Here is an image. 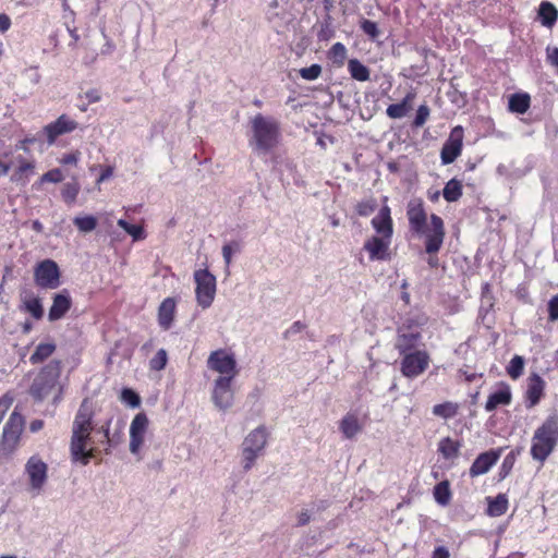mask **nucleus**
I'll use <instances>...</instances> for the list:
<instances>
[{"label": "nucleus", "mask_w": 558, "mask_h": 558, "mask_svg": "<svg viewBox=\"0 0 558 558\" xmlns=\"http://www.w3.org/2000/svg\"><path fill=\"white\" fill-rule=\"evenodd\" d=\"M95 408L90 400L84 399L72 424L71 456L73 461L86 465L94 458L90 433L97 428L94 420Z\"/></svg>", "instance_id": "f257e3e1"}, {"label": "nucleus", "mask_w": 558, "mask_h": 558, "mask_svg": "<svg viewBox=\"0 0 558 558\" xmlns=\"http://www.w3.org/2000/svg\"><path fill=\"white\" fill-rule=\"evenodd\" d=\"M407 216L410 230L415 234V236L425 240L426 253L429 255L437 253L441 247L445 236L442 219L433 214L428 225L427 214L424 209L423 201L420 198H414L409 202Z\"/></svg>", "instance_id": "f03ea898"}, {"label": "nucleus", "mask_w": 558, "mask_h": 558, "mask_svg": "<svg viewBox=\"0 0 558 558\" xmlns=\"http://www.w3.org/2000/svg\"><path fill=\"white\" fill-rule=\"evenodd\" d=\"M250 125L248 145L253 151L266 155L278 145L280 125L275 118L258 113L251 119Z\"/></svg>", "instance_id": "7ed1b4c3"}, {"label": "nucleus", "mask_w": 558, "mask_h": 558, "mask_svg": "<svg viewBox=\"0 0 558 558\" xmlns=\"http://www.w3.org/2000/svg\"><path fill=\"white\" fill-rule=\"evenodd\" d=\"M558 445V414L555 412L548 415L545 421L535 429L531 456L534 460L544 462Z\"/></svg>", "instance_id": "20e7f679"}, {"label": "nucleus", "mask_w": 558, "mask_h": 558, "mask_svg": "<svg viewBox=\"0 0 558 558\" xmlns=\"http://www.w3.org/2000/svg\"><path fill=\"white\" fill-rule=\"evenodd\" d=\"M61 375V362L58 360H53L49 362L46 366H44L40 372L35 377L31 388V396L41 401L48 398L54 390L58 391V395L61 392V387L59 386V378Z\"/></svg>", "instance_id": "39448f33"}, {"label": "nucleus", "mask_w": 558, "mask_h": 558, "mask_svg": "<svg viewBox=\"0 0 558 558\" xmlns=\"http://www.w3.org/2000/svg\"><path fill=\"white\" fill-rule=\"evenodd\" d=\"M425 323L426 317L424 315L413 314L399 327L396 347L401 354L417 345L421 339L420 329Z\"/></svg>", "instance_id": "423d86ee"}, {"label": "nucleus", "mask_w": 558, "mask_h": 558, "mask_svg": "<svg viewBox=\"0 0 558 558\" xmlns=\"http://www.w3.org/2000/svg\"><path fill=\"white\" fill-rule=\"evenodd\" d=\"M267 444V432L259 426L252 430L242 442L243 469L248 471L253 468L256 459L263 454Z\"/></svg>", "instance_id": "0eeeda50"}, {"label": "nucleus", "mask_w": 558, "mask_h": 558, "mask_svg": "<svg viewBox=\"0 0 558 558\" xmlns=\"http://www.w3.org/2000/svg\"><path fill=\"white\" fill-rule=\"evenodd\" d=\"M24 473L28 481V492L32 496L41 494L48 480V465L43 459L34 454L25 463Z\"/></svg>", "instance_id": "6e6552de"}, {"label": "nucleus", "mask_w": 558, "mask_h": 558, "mask_svg": "<svg viewBox=\"0 0 558 558\" xmlns=\"http://www.w3.org/2000/svg\"><path fill=\"white\" fill-rule=\"evenodd\" d=\"M194 280L197 304L204 310L208 308L216 295V278L207 269H198L194 272Z\"/></svg>", "instance_id": "1a4fd4ad"}, {"label": "nucleus", "mask_w": 558, "mask_h": 558, "mask_svg": "<svg viewBox=\"0 0 558 558\" xmlns=\"http://www.w3.org/2000/svg\"><path fill=\"white\" fill-rule=\"evenodd\" d=\"M25 420L24 417L17 413L16 411H13L5 423L3 427L2 433V449L5 452H13L20 442L21 435L24 429Z\"/></svg>", "instance_id": "9d476101"}, {"label": "nucleus", "mask_w": 558, "mask_h": 558, "mask_svg": "<svg viewBox=\"0 0 558 558\" xmlns=\"http://www.w3.org/2000/svg\"><path fill=\"white\" fill-rule=\"evenodd\" d=\"M233 380L223 377L214 380L211 401L219 411L226 412L234 404Z\"/></svg>", "instance_id": "9b49d317"}, {"label": "nucleus", "mask_w": 558, "mask_h": 558, "mask_svg": "<svg viewBox=\"0 0 558 558\" xmlns=\"http://www.w3.org/2000/svg\"><path fill=\"white\" fill-rule=\"evenodd\" d=\"M207 366L209 369L218 373V377L234 379L238 375L234 356L223 350L211 352L207 360Z\"/></svg>", "instance_id": "f8f14e48"}, {"label": "nucleus", "mask_w": 558, "mask_h": 558, "mask_svg": "<svg viewBox=\"0 0 558 558\" xmlns=\"http://www.w3.org/2000/svg\"><path fill=\"white\" fill-rule=\"evenodd\" d=\"M35 283L41 289H57L60 286V271L56 262L45 259L34 270Z\"/></svg>", "instance_id": "ddd939ff"}, {"label": "nucleus", "mask_w": 558, "mask_h": 558, "mask_svg": "<svg viewBox=\"0 0 558 558\" xmlns=\"http://www.w3.org/2000/svg\"><path fill=\"white\" fill-rule=\"evenodd\" d=\"M148 417L145 413H137L130 425V451L133 454H138L145 441V436L148 429Z\"/></svg>", "instance_id": "4468645a"}, {"label": "nucleus", "mask_w": 558, "mask_h": 558, "mask_svg": "<svg viewBox=\"0 0 558 558\" xmlns=\"http://www.w3.org/2000/svg\"><path fill=\"white\" fill-rule=\"evenodd\" d=\"M404 357L401 363V371L405 377H416L422 374L428 366V355L424 351H414L403 353Z\"/></svg>", "instance_id": "2eb2a0df"}, {"label": "nucleus", "mask_w": 558, "mask_h": 558, "mask_svg": "<svg viewBox=\"0 0 558 558\" xmlns=\"http://www.w3.org/2000/svg\"><path fill=\"white\" fill-rule=\"evenodd\" d=\"M502 451L504 448H497L480 453L470 468V475L478 476L487 473L499 460Z\"/></svg>", "instance_id": "dca6fc26"}, {"label": "nucleus", "mask_w": 558, "mask_h": 558, "mask_svg": "<svg viewBox=\"0 0 558 558\" xmlns=\"http://www.w3.org/2000/svg\"><path fill=\"white\" fill-rule=\"evenodd\" d=\"M545 380L538 374H531L527 378V387L525 390V407L532 409L539 403L545 395Z\"/></svg>", "instance_id": "f3484780"}, {"label": "nucleus", "mask_w": 558, "mask_h": 558, "mask_svg": "<svg viewBox=\"0 0 558 558\" xmlns=\"http://www.w3.org/2000/svg\"><path fill=\"white\" fill-rule=\"evenodd\" d=\"M391 239L372 236L364 243V250L368 253L371 260H386L389 258V246Z\"/></svg>", "instance_id": "a211bd4d"}, {"label": "nucleus", "mask_w": 558, "mask_h": 558, "mask_svg": "<svg viewBox=\"0 0 558 558\" xmlns=\"http://www.w3.org/2000/svg\"><path fill=\"white\" fill-rule=\"evenodd\" d=\"M76 128L77 123L74 120L62 114L54 122L46 125L44 132L47 135L48 143L51 145L54 143L58 136L70 133Z\"/></svg>", "instance_id": "6ab92c4d"}, {"label": "nucleus", "mask_w": 558, "mask_h": 558, "mask_svg": "<svg viewBox=\"0 0 558 558\" xmlns=\"http://www.w3.org/2000/svg\"><path fill=\"white\" fill-rule=\"evenodd\" d=\"M371 222L372 227L378 234L377 236L392 239L393 225L390 216V208L388 206L381 207Z\"/></svg>", "instance_id": "aec40b11"}, {"label": "nucleus", "mask_w": 558, "mask_h": 558, "mask_svg": "<svg viewBox=\"0 0 558 558\" xmlns=\"http://www.w3.org/2000/svg\"><path fill=\"white\" fill-rule=\"evenodd\" d=\"M72 305L71 296L66 290L53 295L52 305L48 313L50 322L61 319Z\"/></svg>", "instance_id": "412c9836"}, {"label": "nucleus", "mask_w": 558, "mask_h": 558, "mask_svg": "<svg viewBox=\"0 0 558 558\" xmlns=\"http://www.w3.org/2000/svg\"><path fill=\"white\" fill-rule=\"evenodd\" d=\"M177 303L173 298L165 299L158 308V324L163 330H169L172 327L175 316Z\"/></svg>", "instance_id": "4be33fe9"}, {"label": "nucleus", "mask_w": 558, "mask_h": 558, "mask_svg": "<svg viewBox=\"0 0 558 558\" xmlns=\"http://www.w3.org/2000/svg\"><path fill=\"white\" fill-rule=\"evenodd\" d=\"M512 400V395L510 387L507 384H502L501 387L490 393L485 404V410L487 412H493L499 405H509Z\"/></svg>", "instance_id": "5701e85b"}, {"label": "nucleus", "mask_w": 558, "mask_h": 558, "mask_svg": "<svg viewBox=\"0 0 558 558\" xmlns=\"http://www.w3.org/2000/svg\"><path fill=\"white\" fill-rule=\"evenodd\" d=\"M339 429L344 438H354L362 430V424L357 414L353 412L347 413L339 423Z\"/></svg>", "instance_id": "b1692460"}, {"label": "nucleus", "mask_w": 558, "mask_h": 558, "mask_svg": "<svg viewBox=\"0 0 558 558\" xmlns=\"http://www.w3.org/2000/svg\"><path fill=\"white\" fill-rule=\"evenodd\" d=\"M414 93H408L399 104L388 106L386 113L390 119H401L413 109Z\"/></svg>", "instance_id": "393cba45"}, {"label": "nucleus", "mask_w": 558, "mask_h": 558, "mask_svg": "<svg viewBox=\"0 0 558 558\" xmlns=\"http://www.w3.org/2000/svg\"><path fill=\"white\" fill-rule=\"evenodd\" d=\"M537 19L543 26L551 28L558 20V10L551 2L543 1L538 7Z\"/></svg>", "instance_id": "a878e982"}, {"label": "nucleus", "mask_w": 558, "mask_h": 558, "mask_svg": "<svg viewBox=\"0 0 558 558\" xmlns=\"http://www.w3.org/2000/svg\"><path fill=\"white\" fill-rule=\"evenodd\" d=\"M509 508L508 498L505 494H498L496 497H487V513L490 517L504 515Z\"/></svg>", "instance_id": "bb28decb"}, {"label": "nucleus", "mask_w": 558, "mask_h": 558, "mask_svg": "<svg viewBox=\"0 0 558 558\" xmlns=\"http://www.w3.org/2000/svg\"><path fill=\"white\" fill-rule=\"evenodd\" d=\"M22 310L29 313L35 319H40L44 316L41 301L33 293H28L23 296Z\"/></svg>", "instance_id": "cd10ccee"}, {"label": "nucleus", "mask_w": 558, "mask_h": 558, "mask_svg": "<svg viewBox=\"0 0 558 558\" xmlns=\"http://www.w3.org/2000/svg\"><path fill=\"white\" fill-rule=\"evenodd\" d=\"M509 110L514 113L523 114L531 106V97L527 93H515L509 98Z\"/></svg>", "instance_id": "c85d7f7f"}, {"label": "nucleus", "mask_w": 558, "mask_h": 558, "mask_svg": "<svg viewBox=\"0 0 558 558\" xmlns=\"http://www.w3.org/2000/svg\"><path fill=\"white\" fill-rule=\"evenodd\" d=\"M56 343L53 341L40 342L34 353L29 357L33 365L39 364L50 357L56 351Z\"/></svg>", "instance_id": "c756f323"}, {"label": "nucleus", "mask_w": 558, "mask_h": 558, "mask_svg": "<svg viewBox=\"0 0 558 558\" xmlns=\"http://www.w3.org/2000/svg\"><path fill=\"white\" fill-rule=\"evenodd\" d=\"M348 70L351 76L359 82H366L369 80V70L357 59L349 60Z\"/></svg>", "instance_id": "7c9ffc66"}, {"label": "nucleus", "mask_w": 558, "mask_h": 558, "mask_svg": "<svg viewBox=\"0 0 558 558\" xmlns=\"http://www.w3.org/2000/svg\"><path fill=\"white\" fill-rule=\"evenodd\" d=\"M12 162H14V166H16V171L11 177V181L13 182L22 180L24 174L32 172L35 167L33 162L27 161L21 155L12 159Z\"/></svg>", "instance_id": "2f4dec72"}, {"label": "nucleus", "mask_w": 558, "mask_h": 558, "mask_svg": "<svg viewBox=\"0 0 558 558\" xmlns=\"http://www.w3.org/2000/svg\"><path fill=\"white\" fill-rule=\"evenodd\" d=\"M73 223L80 232L89 233L96 229L97 218L92 215L76 216L73 219Z\"/></svg>", "instance_id": "473e14b6"}, {"label": "nucleus", "mask_w": 558, "mask_h": 558, "mask_svg": "<svg viewBox=\"0 0 558 558\" xmlns=\"http://www.w3.org/2000/svg\"><path fill=\"white\" fill-rule=\"evenodd\" d=\"M450 482L449 480L440 481L434 488V497L440 505L448 504L450 499Z\"/></svg>", "instance_id": "72a5a7b5"}, {"label": "nucleus", "mask_w": 558, "mask_h": 558, "mask_svg": "<svg viewBox=\"0 0 558 558\" xmlns=\"http://www.w3.org/2000/svg\"><path fill=\"white\" fill-rule=\"evenodd\" d=\"M328 58L332 61L333 64L338 66H342L347 59V48L341 43H336L331 46Z\"/></svg>", "instance_id": "f704fd0d"}, {"label": "nucleus", "mask_w": 558, "mask_h": 558, "mask_svg": "<svg viewBox=\"0 0 558 558\" xmlns=\"http://www.w3.org/2000/svg\"><path fill=\"white\" fill-rule=\"evenodd\" d=\"M507 374L512 379H518L524 371V359L520 355H514L507 366Z\"/></svg>", "instance_id": "c9c22d12"}, {"label": "nucleus", "mask_w": 558, "mask_h": 558, "mask_svg": "<svg viewBox=\"0 0 558 558\" xmlns=\"http://www.w3.org/2000/svg\"><path fill=\"white\" fill-rule=\"evenodd\" d=\"M78 193L80 185L77 182L65 183L61 191L62 198L68 205H72L75 203Z\"/></svg>", "instance_id": "e433bc0d"}, {"label": "nucleus", "mask_w": 558, "mask_h": 558, "mask_svg": "<svg viewBox=\"0 0 558 558\" xmlns=\"http://www.w3.org/2000/svg\"><path fill=\"white\" fill-rule=\"evenodd\" d=\"M515 462L514 451L509 452L502 460V463L498 471V477L500 481L505 480L512 471Z\"/></svg>", "instance_id": "4c0bfd02"}, {"label": "nucleus", "mask_w": 558, "mask_h": 558, "mask_svg": "<svg viewBox=\"0 0 558 558\" xmlns=\"http://www.w3.org/2000/svg\"><path fill=\"white\" fill-rule=\"evenodd\" d=\"M168 362V354L165 349H159L155 356L149 361V367L153 371H161L166 367Z\"/></svg>", "instance_id": "58836bf2"}, {"label": "nucleus", "mask_w": 558, "mask_h": 558, "mask_svg": "<svg viewBox=\"0 0 558 558\" xmlns=\"http://www.w3.org/2000/svg\"><path fill=\"white\" fill-rule=\"evenodd\" d=\"M441 160L444 165L453 162V129L448 135V140L441 150Z\"/></svg>", "instance_id": "ea45409f"}, {"label": "nucleus", "mask_w": 558, "mask_h": 558, "mask_svg": "<svg viewBox=\"0 0 558 558\" xmlns=\"http://www.w3.org/2000/svg\"><path fill=\"white\" fill-rule=\"evenodd\" d=\"M377 203L374 198H368L360 202L356 205V213L362 217H367L375 211Z\"/></svg>", "instance_id": "a19ab883"}, {"label": "nucleus", "mask_w": 558, "mask_h": 558, "mask_svg": "<svg viewBox=\"0 0 558 558\" xmlns=\"http://www.w3.org/2000/svg\"><path fill=\"white\" fill-rule=\"evenodd\" d=\"M299 73L302 78L306 81H314L322 74V66L319 64H312L308 68H302Z\"/></svg>", "instance_id": "79ce46f5"}, {"label": "nucleus", "mask_w": 558, "mask_h": 558, "mask_svg": "<svg viewBox=\"0 0 558 558\" xmlns=\"http://www.w3.org/2000/svg\"><path fill=\"white\" fill-rule=\"evenodd\" d=\"M433 413L436 416L449 418L450 416L453 415V405L450 402L437 404L433 408Z\"/></svg>", "instance_id": "37998d69"}, {"label": "nucleus", "mask_w": 558, "mask_h": 558, "mask_svg": "<svg viewBox=\"0 0 558 558\" xmlns=\"http://www.w3.org/2000/svg\"><path fill=\"white\" fill-rule=\"evenodd\" d=\"M438 451L445 459H450L453 457V441L450 437L441 439L438 446Z\"/></svg>", "instance_id": "c03bdc74"}, {"label": "nucleus", "mask_w": 558, "mask_h": 558, "mask_svg": "<svg viewBox=\"0 0 558 558\" xmlns=\"http://www.w3.org/2000/svg\"><path fill=\"white\" fill-rule=\"evenodd\" d=\"M239 251L240 245L238 242L228 243L222 246V256L227 266L231 264L233 253Z\"/></svg>", "instance_id": "a18cd8bd"}, {"label": "nucleus", "mask_w": 558, "mask_h": 558, "mask_svg": "<svg viewBox=\"0 0 558 558\" xmlns=\"http://www.w3.org/2000/svg\"><path fill=\"white\" fill-rule=\"evenodd\" d=\"M429 117V109L426 105H422L418 107L416 111L415 119L413 121V125L416 128L422 126Z\"/></svg>", "instance_id": "49530a36"}, {"label": "nucleus", "mask_w": 558, "mask_h": 558, "mask_svg": "<svg viewBox=\"0 0 558 558\" xmlns=\"http://www.w3.org/2000/svg\"><path fill=\"white\" fill-rule=\"evenodd\" d=\"M63 173L60 169L56 168L43 174L41 182L59 183L63 180Z\"/></svg>", "instance_id": "de8ad7c7"}, {"label": "nucleus", "mask_w": 558, "mask_h": 558, "mask_svg": "<svg viewBox=\"0 0 558 558\" xmlns=\"http://www.w3.org/2000/svg\"><path fill=\"white\" fill-rule=\"evenodd\" d=\"M547 310H548V319L550 322L558 320V294L554 295L548 301Z\"/></svg>", "instance_id": "09e8293b"}, {"label": "nucleus", "mask_w": 558, "mask_h": 558, "mask_svg": "<svg viewBox=\"0 0 558 558\" xmlns=\"http://www.w3.org/2000/svg\"><path fill=\"white\" fill-rule=\"evenodd\" d=\"M363 32L371 38L375 39L378 36L377 24L369 20H364L361 24Z\"/></svg>", "instance_id": "8fccbe9b"}, {"label": "nucleus", "mask_w": 558, "mask_h": 558, "mask_svg": "<svg viewBox=\"0 0 558 558\" xmlns=\"http://www.w3.org/2000/svg\"><path fill=\"white\" fill-rule=\"evenodd\" d=\"M546 61L556 69V72L558 74V48L554 47H547L546 48Z\"/></svg>", "instance_id": "3c124183"}, {"label": "nucleus", "mask_w": 558, "mask_h": 558, "mask_svg": "<svg viewBox=\"0 0 558 558\" xmlns=\"http://www.w3.org/2000/svg\"><path fill=\"white\" fill-rule=\"evenodd\" d=\"M460 376L463 377V380L465 383H473V381L477 383L478 384L477 387H481L482 384L484 383L483 374H478V373H474V372L473 373L462 372Z\"/></svg>", "instance_id": "603ef678"}, {"label": "nucleus", "mask_w": 558, "mask_h": 558, "mask_svg": "<svg viewBox=\"0 0 558 558\" xmlns=\"http://www.w3.org/2000/svg\"><path fill=\"white\" fill-rule=\"evenodd\" d=\"M125 232L130 234L134 241L145 238L144 229L141 226L130 225Z\"/></svg>", "instance_id": "864d4df0"}, {"label": "nucleus", "mask_w": 558, "mask_h": 558, "mask_svg": "<svg viewBox=\"0 0 558 558\" xmlns=\"http://www.w3.org/2000/svg\"><path fill=\"white\" fill-rule=\"evenodd\" d=\"M84 97L87 100L88 104H95L98 102L101 99L100 92L98 89H89L84 93Z\"/></svg>", "instance_id": "5fc2aeb1"}, {"label": "nucleus", "mask_w": 558, "mask_h": 558, "mask_svg": "<svg viewBox=\"0 0 558 558\" xmlns=\"http://www.w3.org/2000/svg\"><path fill=\"white\" fill-rule=\"evenodd\" d=\"M123 399L126 402H129L132 407H137L140 404L138 396L129 389L123 390Z\"/></svg>", "instance_id": "6e6d98bb"}, {"label": "nucleus", "mask_w": 558, "mask_h": 558, "mask_svg": "<svg viewBox=\"0 0 558 558\" xmlns=\"http://www.w3.org/2000/svg\"><path fill=\"white\" fill-rule=\"evenodd\" d=\"M80 158V153L74 151L70 154H65L61 159L60 162L62 165H76Z\"/></svg>", "instance_id": "4d7b16f0"}, {"label": "nucleus", "mask_w": 558, "mask_h": 558, "mask_svg": "<svg viewBox=\"0 0 558 558\" xmlns=\"http://www.w3.org/2000/svg\"><path fill=\"white\" fill-rule=\"evenodd\" d=\"M445 199L449 203L453 202V179L449 180L442 191Z\"/></svg>", "instance_id": "13d9d810"}, {"label": "nucleus", "mask_w": 558, "mask_h": 558, "mask_svg": "<svg viewBox=\"0 0 558 558\" xmlns=\"http://www.w3.org/2000/svg\"><path fill=\"white\" fill-rule=\"evenodd\" d=\"M462 148V129L460 126H456V158L460 155Z\"/></svg>", "instance_id": "bf43d9fd"}, {"label": "nucleus", "mask_w": 558, "mask_h": 558, "mask_svg": "<svg viewBox=\"0 0 558 558\" xmlns=\"http://www.w3.org/2000/svg\"><path fill=\"white\" fill-rule=\"evenodd\" d=\"M311 520V512L308 510H302L299 514H298V525L302 526V525H305L310 522Z\"/></svg>", "instance_id": "052dcab7"}, {"label": "nucleus", "mask_w": 558, "mask_h": 558, "mask_svg": "<svg viewBox=\"0 0 558 558\" xmlns=\"http://www.w3.org/2000/svg\"><path fill=\"white\" fill-rule=\"evenodd\" d=\"M449 557H450L449 550L444 546H439V547L435 548L433 556H432V558H449Z\"/></svg>", "instance_id": "680f3d73"}, {"label": "nucleus", "mask_w": 558, "mask_h": 558, "mask_svg": "<svg viewBox=\"0 0 558 558\" xmlns=\"http://www.w3.org/2000/svg\"><path fill=\"white\" fill-rule=\"evenodd\" d=\"M13 166H14V162H12V160L5 161L2 158H0V175H2V177L7 175L9 173V170Z\"/></svg>", "instance_id": "e2e57ef3"}, {"label": "nucleus", "mask_w": 558, "mask_h": 558, "mask_svg": "<svg viewBox=\"0 0 558 558\" xmlns=\"http://www.w3.org/2000/svg\"><path fill=\"white\" fill-rule=\"evenodd\" d=\"M11 26V20L7 14H0V32H7Z\"/></svg>", "instance_id": "0e129e2a"}, {"label": "nucleus", "mask_w": 558, "mask_h": 558, "mask_svg": "<svg viewBox=\"0 0 558 558\" xmlns=\"http://www.w3.org/2000/svg\"><path fill=\"white\" fill-rule=\"evenodd\" d=\"M44 427V421L43 420H34L29 424V430L32 433H37Z\"/></svg>", "instance_id": "69168bd1"}, {"label": "nucleus", "mask_w": 558, "mask_h": 558, "mask_svg": "<svg viewBox=\"0 0 558 558\" xmlns=\"http://www.w3.org/2000/svg\"><path fill=\"white\" fill-rule=\"evenodd\" d=\"M109 423L101 425L97 430L104 434V437L109 441Z\"/></svg>", "instance_id": "338daca9"}, {"label": "nucleus", "mask_w": 558, "mask_h": 558, "mask_svg": "<svg viewBox=\"0 0 558 558\" xmlns=\"http://www.w3.org/2000/svg\"><path fill=\"white\" fill-rule=\"evenodd\" d=\"M112 175V170L110 168L106 169L99 177L98 182H102L109 179Z\"/></svg>", "instance_id": "774afa93"}]
</instances>
